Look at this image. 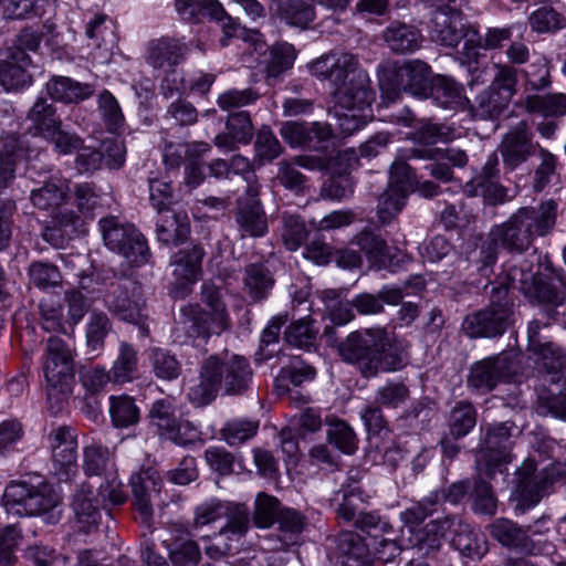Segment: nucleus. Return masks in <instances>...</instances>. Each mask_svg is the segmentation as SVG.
I'll list each match as a JSON object with an SVG mask.
<instances>
[{
	"instance_id": "1",
	"label": "nucleus",
	"mask_w": 566,
	"mask_h": 566,
	"mask_svg": "<svg viewBox=\"0 0 566 566\" xmlns=\"http://www.w3.org/2000/svg\"><path fill=\"white\" fill-rule=\"evenodd\" d=\"M342 359L357 368L365 378L401 369L408 360V346L386 328L374 327L352 332L339 345Z\"/></svg>"
},
{
	"instance_id": "2",
	"label": "nucleus",
	"mask_w": 566,
	"mask_h": 566,
	"mask_svg": "<svg viewBox=\"0 0 566 566\" xmlns=\"http://www.w3.org/2000/svg\"><path fill=\"white\" fill-rule=\"evenodd\" d=\"M252 377L253 370L244 356L224 350L202 361L199 382L190 387L188 397L196 406H206L216 399L221 389L226 395L243 394Z\"/></svg>"
},
{
	"instance_id": "3",
	"label": "nucleus",
	"mask_w": 566,
	"mask_h": 566,
	"mask_svg": "<svg viewBox=\"0 0 566 566\" xmlns=\"http://www.w3.org/2000/svg\"><path fill=\"white\" fill-rule=\"evenodd\" d=\"M310 71L317 78L329 82L336 105L347 106L353 101L366 104L375 93L369 75L359 69L358 59L352 53L324 54L310 64Z\"/></svg>"
},
{
	"instance_id": "4",
	"label": "nucleus",
	"mask_w": 566,
	"mask_h": 566,
	"mask_svg": "<svg viewBox=\"0 0 566 566\" xmlns=\"http://www.w3.org/2000/svg\"><path fill=\"white\" fill-rule=\"evenodd\" d=\"M557 219V203L549 199L537 207H522L503 223L495 226L490 237L495 245L523 253L532 245L535 237L549 234Z\"/></svg>"
},
{
	"instance_id": "5",
	"label": "nucleus",
	"mask_w": 566,
	"mask_h": 566,
	"mask_svg": "<svg viewBox=\"0 0 566 566\" xmlns=\"http://www.w3.org/2000/svg\"><path fill=\"white\" fill-rule=\"evenodd\" d=\"M201 300L209 311L203 310L197 303H189L180 307L177 324L190 337L209 338L211 335H220L231 326L230 315L222 294L214 284L205 282L201 285Z\"/></svg>"
},
{
	"instance_id": "6",
	"label": "nucleus",
	"mask_w": 566,
	"mask_h": 566,
	"mask_svg": "<svg viewBox=\"0 0 566 566\" xmlns=\"http://www.w3.org/2000/svg\"><path fill=\"white\" fill-rule=\"evenodd\" d=\"M43 370L49 409L56 415L67 407L75 384L73 350L65 340L56 336L48 339Z\"/></svg>"
},
{
	"instance_id": "7",
	"label": "nucleus",
	"mask_w": 566,
	"mask_h": 566,
	"mask_svg": "<svg viewBox=\"0 0 566 566\" xmlns=\"http://www.w3.org/2000/svg\"><path fill=\"white\" fill-rule=\"evenodd\" d=\"M2 504L7 512L20 516L48 515L49 523L59 521L54 509L60 504V496L49 483L38 480L11 481L4 490Z\"/></svg>"
},
{
	"instance_id": "8",
	"label": "nucleus",
	"mask_w": 566,
	"mask_h": 566,
	"mask_svg": "<svg viewBox=\"0 0 566 566\" xmlns=\"http://www.w3.org/2000/svg\"><path fill=\"white\" fill-rule=\"evenodd\" d=\"M514 324V303L503 287H491L490 303L468 314L461 329L470 338H495Z\"/></svg>"
},
{
	"instance_id": "9",
	"label": "nucleus",
	"mask_w": 566,
	"mask_h": 566,
	"mask_svg": "<svg viewBox=\"0 0 566 566\" xmlns=\"http://www.w3.org/2000/svg\"><path fill=\"white\" fill-rule=\"evenodd\" d=\"M430 75L431 67L420 60L386 67L379 74L378 81L381 97L388 103H394L406 92L426 98L431 84Z\"/></svg>"
},
{
	"instance_id": "10",
	"label": "nucleus",
	"mask_w": 566,
	"mask_h": 566,
	"mask_svg": "<svg viewBox=\"0 0 566 566\" xmlns=\"http://www.w3.org/2000/svg\"><path fill=\"white\" fill-rule=\"evenodd\" d=\"M107 308L120 319L135 324L142 337L149 335L148 316L142 285L132 277H122L111 284L105 296Z\"/></svg>"
},
{
	"instance_id": "11",
	"label": "nucleus",
	"mask_w": 566,
	"mask_h": 566,
	"mask_svg": "<svg viewBox=\"0 0 566 566\" xmlns=\"http://www.w3.org/2000/svg\"><path fill=\"white\" fill-rule=\"evenodd\" d=\"M433 8L429 22L430 40L441 46L457 48L459 43L472 33L476 36L475 30L464 23L461 11L455 7L457 0H429Z\"/></svg>"
},
{
	"instance_id": "12",
	"label": "nucleus",
	"mask_w": 566,
	"mask_h": 566,
	"mask_svg": "<svg viewBox=\"0 0 566 566\" xmlns=\"http://www.w3.org/2000/svg\"><path fill=\"white\" fill-rule=\"evenodd\" d=\"M84 471L87 475L103 476L97 489L99 495L111 504L119 505L126 501L123 484L118 480L109 449L101 443H91L84 449Z\"/></svg>"
},
{
	"instance_id": "13",
	"label": "nucleus",
	"mask_w": 566,
	"mask_h": 566,
	"mask_svg": "<svg viewBox=\"0 0 566 566\" xmlns=\"http://www.w3.org/2000/svg\"><path fill=\"white\" fill-rule=\"evenodd\" d=\"M546 328H548L547 323L543 324L537 319L530 322L527 326V350L542 361L548 381L557 384L566 380V350L542 333Z\"/></svg>"
},
{
	"instance_id": "14",
	"label": "nucleus",
	"mask_w": 566,
	"mask_h": 566,
	"mask_svg": "<svg viewBox=\"0 0 566 566\" xmlns=\"http://www.w3.org/2000/svg\"><path fill=\"white\" fill-rule=\"evenodd\" d=\"M339 493L343 495V502L337 509V515L346 522H353L354 525L363 532L387 533L391 526L382 520L376 512L363 511L360 505L365 502L364 492L358 484V480L349 475L347 483L342 486Z\"/></svg>"
},
{
	"instance_id": "15",
	"label": "nucleus",
	"mask_w": 566,
	"mask_h": 566,
	"mask_svg": "<svg viewBox=\"0 0 566 566\" xmlns=\"http://www.w3.org/2000/svg\"><path fill=\"white\" fill-rule=\"evenodd\" d=\"M516 429L517 427L511 421L489 424L480 443L476 462L481 463L483 461L490 473L495 468L507 463L512 446L511 438L513 430Z\"/></svg>"
},
{
	"instance_id": "16",
	"label": "nucleus",
	"mask_w": 566,
	"mask_h": 566,
	"mask_svg": "<svg viewBox=\"0 0 566 566\" xmlns=\"http://www.w3.org/2000/svg\"><path fill=\"white\" fill-rule=\"evenodd\" d=\"M205 255V248L200 243L185 247L172 255L170 266L176 279V296L186 297L191 292V286L202 275Z\"/></svg>"
},
{
	"instance_id": "17",
	"label": "nucleus",
	"mask_w": 566,
	"mask_h": 566,
	"mask_svg": "<svg viewBox=\"0 0 566 566\" xmlns=\"http://www.w3.org/2000/svg\"><path fill=\"white\" fill-rule=\"evenodd\" d=\"M234 220L242 237L261 238L268 233V218L259 198V186H248L237 199Z\"/></svg>"
},
{
	"instance_id": "18",
	"label": "nucleus",
	"mask_w": 566,
	"mask_h": 566,
	"mask_svg": "<svg viewBox=\"0 0 566 566\" xmlns=\"http://www.w3.org/2000/svg\"><path fill=\"white\" fill-rule=\"evenodd\" d=\"M52 461L60 481H69L77 472V443L74 431L66 426L53 429L49 434Z\"/></svg>"
},
{
	"instance_id": "19",
	"label": "nucleus",
	"mask_w": 566,
	"mask_h": 566,
	"mask_svg": "<svg viewBox=\"0 0 566 566\" xmlns=\"http://www.w3.org/2000/svg\"><path fill=\"white\" fill-rule=\"evenodd\" d=\"M537 147L539 146L533 142V134L527 123L521 120L504 134L499 149L504 167L514 170L533 157Z\"/></svg>"
},
{
	"instance_id": "20",
	"label": "nucleus",
	"mask_w": 566,
	"mask_h": 566,
	"mask_svg": "<svg viewBox=\"0 0 566 566\" xmlns=\"http://www.w3.org/2000/svg\"><path fill=\"white\" fill-rule=\"evenodd\" d=\"M513 371L514 365L507 354L486 357L471 366L467 384L469 388L485 394Z\"/></svg>"
},
{
	"instance_id": "21",
	"label": "nucleus",
	"mask_w": 566,
	"mask_h": 566,
	"mask_svg": "<svg viewBox=\"0 0 566 566\" xmlns=\"http://www.w3.org/2000/svg\"><path fill=\"white\" fill-rule=\"evenodd\" d=\"M86 221L78 212L60 207L51 213V221L42 230V239L54 248H63L71 238L85 232Z\"/></svg>"
},
{
	"instance_id": "22",
	"label": "nucleus",
	"mask_w": 566,
	"mask_h": 566,
	"mask_svg": "<svg viewBox=\"0 0 566 566\" xmlns=\"http://www.w3.org/2000/svg\"><path fill=\"white\" fill-rule=\"evenodd\" d=\"M134 505L139 513L140 520L149 524L153 516V501L161 491L163 481L159 473L151 468L142 470L130 478Z\"/></svg>"
},
{
	"instance_id": "23",
	"label": "nucleus",
	"mask_w": 566,
	"mask_h": 566,
	"mask_svg": "<svg viewBox=\"0 0 566 566\" xmlns=\"http://www.w3.org/2000/svg\"><path fill=\"white\" fill-rule=\"evenodd\" d=\"M516 475L520 506L523 511L536 505L553 484V478L544 470L537 471L533 463H524Z\"/></svg>"
},
{
	"instance_id": "24",
	"label": "nucleus",
	"mask_w": 566,
	"mask_h": 566,
	"mask_svg": "<svg viewBox=\"0 0 566 566\" xmlns=\"http://www.w3.org/2000/svg\"><path fill=\"white\" fill-rule=\"evenodd\" d=\"M186 54L187 45L179 39L161 36L148 42L145 59L154 69L169 72L184 62Z\"/></svg>"
},
{
	"instance_id": "25",
	"label": "nucleus",
	"mask_w": 566,
	"mask_h": 566,
	"mask_svg": "<svg viewBox=\"0 0 566 566\" xmlns=\"http://www.w3.org/2000/svg\"><path fill=\"white\" fill-rule=\"evenodd\" d=\"M490 534L500 544L505 547L513 548L523 554H534L536 545L530 537L528 533L537 534L542 531L535 530L534 526L526 528L507 518H497L490 526Z\"/></svg>"
},
{
	"instance_id": "26",
	"label": "nucleus",
	"mask_w": 566,
	"mask_h": 566,
	"mask_svg": "<svg viewBox=\"0 0 566 566\" xmlns=\"http://www.w3.org/2000/svg\"><path fill=\"white\" fill-rule=\"evenodd\" d=\"M335 558L342 566H366L373 553L364 538L352 531H343L335 538Z\"/></svg>"
},
{
	"instance_id": "27",
	"label": "nucleus",
	"mask_w": 566,
	"mask_h": 566,
	"mask_svg": "<svg viewBox=\"0 0 566 566\" xmlns=\"http://www.w3.org/2000/svg\"><path fill=\"white\" fill-rule=\"evenodd\" d=\"M32 60L28 53L11 51L7 59L0 61V83L6 91H18L32 84L29 71Z\"/></svg>"
},
{
	"instance_id": "28",
	"label": "nucleus",
	"mask_w": 566,
	"mask_h": 566,
	"mask_svg": "<svg viewBox=\"0 0 566 566\" xmlns=\"http://www.w3.org/2000/svg\"><path fill=\"white\" fill-rule=\"evenodd\" d=\"M451 544L461 555L472 559H481L488 552L485 536L459 515H454Z\"/></svg>"
},
{
	"instance_id": "29",
	"label": "nucleus",
	"mask_w": 566,
	"mask_h": 566,
	"mask_svg": "<svg viewBox=\"0 0 566 566\" xmlns=\"http://www.w3.org/2000/svg\"><path fill=\"white\" fill-rule=\"evenodd\" d=\"M107 502L111 503L108 499L104 500L99 493L95 496L93 488L86 483L76 490L71 505L76 522L83 531L88 532L92 526L97 525L101 518L99 506L106 505Z\"/></svg>"
},
{
	"instance_id": "30",
	"label": "nucleus",
	"mask_w": 566,
	"mask_h": 566,
	"mask_svg": "<svg viewBox=\"0 0 566 566\" xmlns=\"http://www.w3.org/2000/svg\"><path fill=\"white\" fill-rule=\"evenodd\" d=\"M28 132L35 137L46 138L62 125L56 106L48 98L40 96L27 113Z\"/></svg>"
},
{
	"instance_id": "31",
	"label": "nucleus",
	"mask_w": 566,
	"mask_h": 566,
	"mask_svg": "<svg viewBox=\"0 0 566 566\" xmlns=\"http://www.w3.org/2000/svg\"><path fill=\"white\" fill-rule=\"evenodd\" d=\"M45 93L54 102L78 104L90 98L94 88L91 84L77 82L69 76L53 75L45 84Z\"/></svg>"
},
{
	"instance_id": "32",
	"label": "nucleus",
	"mask_w": 566,
	"mask_h": 566,
	"mask_svg": "<svg viewBox=\"0 0 566 566\" xmlns=\"http://www.w3.org/2000/svg\"><path fill=\"white\" fill-rule=\"evenodd\" d=\"M104 244L119 253L129 242L139 243V230L132 223L122 222L116 217L103 218L98 222Z\"/></svg>"
},
{
	"instance_id": "33",
	"label": "nucleus",
	"mask_w": 566,
	"mask_h": 566,
	"mask_svg": "<svg viewBox=\"0 0 566 566\" xmlns=\"http://www.w3.org/2000/svg\"><path fill=\"white\" fill-rule=\"evenodd\" d=\"M454 515L449 514L430 521L423 527L411 531L412 544L419 549H424L426 554L439 549L442 541L451 535L453 528Z\"/></svg>"
},
{
	"instance_id": "34",
	"label": "nucleus",
	"mask_w": 566,
	"mask_h": 566,
	"mask_svg": "<svg viewBox=\"0 0 566 566\" xmlns=\"http://www.w3.org/2000/svg\"><path fill=\"white\" fill-rule=\"evenodd\" d=\"M388 48L397 54L412 53L421 46L422 34L413 25L395 21L382 33Z\"/></svg>"
},
{
	"instance_id": "35",
	"label": "nucleus",
	"mask_w": 566,
	"mask_h": 566,
	"mask_svg": "<svg viewBox=\"0 0 566 566\" xmlns=\"http://www.w3.org/2000/svg\"><path fill=\"white\" fill-rule=\"evenodd\" d=\"M156 233L160 242L176 245L184 243L190 234V222L186 212L158 213Z\"/></svg>"
},
{
	"instance_id": "36",
	"label": "nucleus",
	"mask_w": 566,
	"mask_h": 566,
	"mask_svg": "<svg viewBox=\"0 0 566 566\" xmlns=\"http://www.w3.org/2000/svg\"><path fill=\"white\" fill-rule=\"evenodd\" d=\"M274 282V275L268 262L260 261L245 265L243 286L253 302L266 298Z\"/></svg>"
},
{
	"instance_id": "37",
	"label": "nucleus",
	"mask_w": 566,
	"mask_h": 566,
	"mask_svg": "<svg viewBox=\"0 0 566 566\" xmlns=\"http://www.w3.org/2000/svg\"><path fill=\"white\" fill-rule=\"evenodd\" d=\"M428 96L437 106L452 111L469 102L463 95V87L446 75H437L431 80Z\"/></svg>"
},
{
	"instance_id": "38",
	"label": "nucleus",
	"mask_w": 566,
	"mask_h": 566,
	"mask_svg": "<svg viewBox=\"0 0 566 566\" xmlns=\"http://www.w3.org/2000/svg\"><path fill=\"white\" fill-rule=\"evenodd\" d=\"M375 101V93L366 104H358L356 101L349 105H337L342 112L336 113L339 132L349 136L364 127L371 118V104Z\"/></svg>"
},
{
	"instance_id": "39",
	"label": "nucleus",
	"mask_w": 566,
	"mask_h": 566,
	"mask_svg": "<svg viewBox=\"0 0 566 566\" xmlns=\"http://www.w3.org/2000/svg\"><path fill=\"white\" fill-rule=\"evenodd\" d=\"M352 244L358 247L368 262L377 268H381L388 255V245L379 232L371 228H364L353 239Z\"/></svg>"
},
{
	"instance_id": "40",
	"label": "nucleus",
	"mask_w": 566,
	"mask_h": 566,
	"mask_svg": "<svg viewBox=\"0 0 566 566\" xmlns=\"http://www.w3.org/2000/svg\"><path fill=\"white\" fill-rule=\"evenodd\" d=\"M39 323L46 333L69 334L71 332L64 315V306L54 295H48L40 301Z\"/></svg>"
},
{
	"instance_id": "41",
	"label": "nucleus",
	"mask_w": 566,
	"mask_h": 566,
	"mask_svg": "<svg viewBox=\"0 0 566 566\" xmlns=\"http://www.w3.org/2000/svg\"><path fill=\"white\" fill-rule=\"evenodd\" d=\"M511 97L489 86L481 92L471 106L473 117L479 119H496L509 107Z\"/></svg>"
},
{
	"instance_id": "42",
	"label": "nucleus",
	"mask_w": 566,
	"mask_h": 566,
	"mask_svg": "<svg viewBox=\"0 0 566 566\" xmlns=\"http://www.w3.org/2000/svg\"><path fill=\"white\" fill-rule=\"evenodd\" d=\"M276 538L280 545L275 549H286L298 543L300 535L305 527V517L293 509H283L277 520Z\"/></svg>"
},
{
	"instance_id": "43",
	"label": "nucleus",
	"mask_w": 566,
	"mask_h": 566,
	"mask_svg": "<svg viewBox=\"0 0 566 566\" xmlns=\"http://www.w3.org/2000/svg\"><path fill=\"white\" fill-rule=\"evenodd\" d=\"M534 282L535 277L532 271V263L523 260L518 265H509L504 272L497 276L496 282L492 283L491 287H503L506 290L507 294L510 289L528 293Z\"/></svg>"
},
{
	"instance_id": "44",
	"label": "nucleus",
	"mask_w": 566,
	"mask_h": 566,
	"mask_svg": "<svg viewBox=\"0 0 566 566\" xmlns=\"http://www.w3.org/2000/svg\"><path fill=\"white\" fill-rule=\"evenodd\" d=\"M66 196L67 187L63 182L49 180L31 190L30 200L35 208L52 213L62 206Z\"/></svg>"
},
{
	"instance_id": "45",
	"label": "nucleus",
	"mask_w": 566,
	"mask_h": 566,
	"mask_svg": "<svg viewBox=\"0 0 566 566\" xmlns=\"http://www.w3.org/2000/svg\"><path fill=\"white\" fill-rule=\"evenodd\" d=\"M138 370V352L127 343L120 342L117 356L112 365V381L115 384L130 382Z\"/></svg>"
},
{
	"instance_id": "46",
	"label": "nucleus",
	"mask_w": 566,
	"mask_h": 566,
	"mask_svg": "<svg viewBox=\"0 0 566 566\" xmlns=\"http://www.w3.org/2000/svg\"><path fill=\"white\" fill-rule=\"evenodd\" d=\"M478 412L472 402L458 401L450 410L448 427L453 439L465 437L476 424Z\"/></svg>"
},
{
	"instance_id": "47",
	"label": "nucleus",
	"mask_w": 566,
	"mask_h": 566,
	"mask_svg": "<svg viewBox=\"0 0 566 566\" xmlns=\"http://www.w3.org/2000/svg\"><path fill=\"white\" fill-rule=\"evenodd\" d=\"M525 109L543 117H560L566 115V94L553 93L531 95L525 98Z\"/></svg>"
},
{
	"instance_id": "48",
	"label": "nucleus",
	"mask_w": 566,
	"mask_h": 566,
	"mask_svg": "<svg viewBox=\"0 0 566 566\" xmlns=\"http://www.w3.org/2000/svg\"><path fill=\"white\" fill-rule=\"evenodd\" d=\"M279 17L289 25L305 30L315 20V10L304 0H286L279 4Z\"/></svg>"
},
{
	"instance_id": "49",
	"label": "nucleus",
	"mask_w": 566,
	"mask_h": 566,
	"mask_svg": "<svg viewBox=\"0 0 566 566\" xmlns=\"http://www.w3.org/2000/svg\"><path fill=\"white\" fill-rule=\"evenodd\" d=\"M148 360L155 376L163 380H175L181 374V363L169 350L151 347L148 349Z\"/></svg>"
},
{
	"instance_id": "50",
	"label": "nucleus",
	"mask_w": 566,
	"mask_h": 566,
	"mask_svg": "<svg viewBox=\"0 0 566 566\" xmlns=\"http://www.w3.org/2000/svg\"><path fill=\"white\" fill-rule=\"evenodd\" d=\"M463 191L470 197H483L485 202L491 206L502 205L510 200L506 188L500 185L497 179L472 178L464 185Z\"/></svg>"
},
{
	"instance_id": "51",
	"label": "nucleus",
	"mask_w": 566,
	"mask_h": 566,
	"mask_svg": "<svg viewBox=\"0 0 566 566\" xmlns=\"http://www.w3.org/2000/svg\"><path fill=\"white\" fill-rule=\"evenodd\" d=\"M97 111L105 128L109 133H117L124 127L125 117L117 98L107 90L97 96Z\"/></svg>"
},
{
	"instance_id": "52",
	"label": "nucleus",
	"mask_w": 566,
	"mask_h": 566,
	"mask_svg": "<svg viewBox=\"0 0 566 566\" xmlns=\"http://www.w3.org/2000/svg\"><path fill=\"white\" fill-rule=\"evenodd\" d=\"M409 193L397 188L388 187L379 197L377 205V217L381 224L391 223L401 212L407 203Z\"/></svg>"
},
{
	"instance_id": "53",
	"label": "nucleus",
	"mask_w": 566,
	"mask_h": 566,
	"mask_svg": "<svg viewBox=\"0 0 566 566\" xmlns=\"http://www.w3.org/2000/svg\"><path fill=\"white\" fill-rule=\"evenodd\" d=\"M112 422L117 428H127L139 421V409L129 396H112L109 398Z\"/></svg>"
},
{
	"instance_id": "54",
	"label": "nucleus",
	"mask_w": 566,
	"mask_h": 566,
	"mask_svg": "<svg viewBox=\"0 0 566 566\" xmlns=\"http://www.w3.org/2000/svg\"><path fill=\"white\" fill-rule=\"evenodd\" d=\"M21 157V148L15 137H7L1 142L0 149V187H8L15 177L17 163Z\"/></svg>"
},
{
	"instance_id": "55",
	"label": "nucleus",
	"mask_w": 566,
	"mask_h": 566,
	"mask_svg": "<svg viewBox=\"0 0 566 566\" xmlns=\"http://www.w3.org/2000/svg\"><path fill=\"white\" fill-rule=\"evenodd\" d=\"M177 13L186 21H198L200 15L222 14L218 0H175Z\"/></svg>"
},
{
	"instance_id": "56",
	"label": "nucleus",
	"mask_w": 566,
	"mask_h": 566,
	"mask_svg": "<svg viewBox=\"0 0 566 566\" xmlns=\"http://www.w3.org/2000/svg\"><path fill=\"white\" fill-rule=\"evenodd\" d=\"M149 419L159 434L168 439L178 421L175 405L169 399L155 401L149 410Z\"/></svg>"
},
{
	"instance_id": "57",
	"label": "nucleus",
	"mask_w": 566,
	"mask_h": 566,
	"mask_svg": "<svg viewBox=\"0 0 566 566\" xmlns=\"http://www.w3.org/2000/svg\"><path fill=\"white\" fill-rule=\"evenodd\" d=\"M327 440L345 454H353L357 450L358 440L353 428L343 420L328 422Z\"/></svg>"
},
{
	"instance_id": "58",
	"label": "nucleus",
	"mask_w": 566,
	"mask_h": 566,
	"mask_svg": "<svg viewBox=\"0 0 566 566\" xmlns=\"http://www.w3.org/2000/svg\"><path fill=\"white\" fill-rule=\"evenodd\" d=\"M410 398L408 386L403 381L390 380L375 391V402L386 408L397 409Z\"/></svg>"
},
{
	"instance_id": "59",
	"label": "nucleus",
	"mask_w": 566,
	"mask_h": 566,
	"mask_svg": "<svg viewBox=\"0 0 566 566\" xmlns=\"http://www.w3.org/2000/svg\"><path fill=\"white\" fill-rule=\"evenodd\" d=\"M281 218L283 223L282 240L289 250L295 251L307 238L308 232L305 222L300 216L286 211L282 213Z\"/></svg>"
},
{
	"instance_id": "60",
	"label": "nucleus",
	"mask_w": 566,
	"mask_h": 566,
	"mask_svg": "<svg viewBox=\"0 0 566 566\" xmlns=\"http://www.w3.org/2000/svg\"><path fill=\"white\" fill-rule=\"evenodd\" d=\"M282 511L276 497L259 493L255 499L253 521L258 527L268 528L275 523Z\"/></svg>"
},
{
	"instance_id": "61",
	"label": "nucleus",
	"mask_w": 566,
	"mask_h": 566,
	"mask_svg": "<svg viewBox=\"0 0 566 566\" xmlns=\"http://www.w3.org/2000/svg\"><path fill=\"white\" fill-rule=\"evenodd\" d=\"M411 149L397 158L390 167V180L388 187L403 190V192L410 193L415 189V175L410 166L406 163V159L413 158L410 153Z\"/></svg>"
},
{
	"instance_id": "62",
	"label": "nucleus",
	"mask_w": 566,
	"mask_h": 566,
	"mask_svg": "<svg viewBox=\"0 0 566 566\" xmlns=\"http://www.w3.org/2000/svg\"><path fill=\"white\" fill-rule=\"evenodd\" d=\"M73 198L77 212L85 220H92L95 209L99 206V196L95 187L88 182L76 184L73 187Z\"/></svg>"
},
{
	"instance_id": "63",
	"label": "nucleus",
	"mask_w": 566,
	"mask_h": 566,
	"mask_svg": "<svg viewBox=\"0 0 566 566\" xmlns=\"http://www.w3.org/2000/svg\"><path fill=\"white\" fill-rule=\"evenodd\" d=\"M316 329L312 326V322L302 318L293 322L284 333L287 344L298 348L310 349L316 340Z\"/></svg>"
},
{
	"instance_id": "64",
	"label": "nucleus",
	"mask_w": 566,
	"mask_h": 566,
	"mask_svg": "<svg viewBox=\"0 0 566 566\" xmlns=\"http://www.w3.org/2000/svg\"><path fill=\"white\" fill-rule=\"evenodd\" d=\"M169 558L174 566H197L200 560V549L196 542L175 541L168 546Z\"/></svg>"
}]
</instances>
